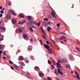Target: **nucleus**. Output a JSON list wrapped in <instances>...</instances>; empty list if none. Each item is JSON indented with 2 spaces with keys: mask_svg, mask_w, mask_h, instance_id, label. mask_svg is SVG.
Listing matches in <instances>:
<instances>
[{
  "mask_svg": "<svg viewBox=\"0 0 80 80\" xmlns=\"http://www.w3.org/2000/svg\"><path fill=\"white\" fill-rule=\"evenodd\" d=\"M0 30L1 32H5L6 30V28L4 27H1L0 28Z\"/></svg>",
  "mask_w": 80,
  "mask_h": 80,
  "instance_id": "obj_1",
  "label": "nucleus"
},
{
  "mask_svg": "<svg viewBox=\"0 0 80 80\" xmlns=\"http://www.w3.org/2000/svg\"><path fill=\"white\" fill-rule=\"evenodd\" d=\"M16 32L17 33H18V32H20V33H22V29L19 28V29H16Z\"/></svg>",
  "mask_w": 80,
  "mask_h": 80,
  "instance_id": "obj_2",
  "label": "nucleus"
},
{
  "mask_svg": "<svg viewBox=\"0 0 80 80\" xmlns=\"http://www.w3.org/2000/svg\"><path fill=\"white\" fill-rule=\"evenodd\" d=\"M32 46H29L28 47V50L29 52L32 51Z\"/></svg>",
  "mask_w": 80,
  "mask_h": 80,
  "instance_id": "obj_3",
  "label": "nucleus"
},
{
  "mask_svg": "<svg viewBox=\"0 0 80 80\" xmlns=\"http://www.w3.org/2000/svg\"><path fill=\"white\" fill-rule=\"evenodd\" d=\"M23 57L21 56H20L19 57V60H21V61H22V60H23Z\"/></svg>",
  "mask_w": 80,
  "mask_h": 80,
  "instance_id": "obj_4",
  "label": "nucleus"
},
{
  "mask_svg": "<svg viewBox=\"0 0 80 80\" xmlns=\"http://www.w3.org/2000/svg\"><path fill=\"white\" fill-rule=\"evenodd\" d=\"M6 17L7 19H10L11 18V16H10V15L8 14L7 15Z\"/></svg>",
  "mask_w": 80,
  "mask_h": 80,
  "instance_id": "obj_5",
  "label": "nucleus"
},
{
  "mask_svg": "<svg viewBox=\"0 0 80 80\" xmlns=\"http://www.w3.org/2000/svg\"><path fill=\"white\" fill-rule=\"evenodd\" d=\"M57 64V67H58V68H62V66L60 65V63H59V62H58Z\"/></svg>",
  "mask_w": 80,
  "mask_h": 80,
  "instance_id": "obj_6",
  "label": "nucleus"
},
{
  "mask_svg": "<svg viewBox=\"0 0 80 80\" xmlns=\"http://www.w3.org/2000/svg\"><path fill=\"white\" fill-rule=\"evenodd\" d=\"M35 70L36 71H38V70H40V68L36 66L35 67Z\"/></svg>",
  "mask_w": 80,
  "mask_h": 80,
  "instance_id": "obj_7",
  "label": "nucleus"
},
{
  "mask_svg": "<svg viewBox=\"0 0 80 80\" xmlns=\"http://www.w3.org/2000/svg\"><path fill=\"white\" fill-rule=\"evenodd\" d=\"M75 73H76V75H78L77 76V78H78V80H80V76L79 75V74H78V73H77V72H76Z\"/></svg>",
  "mask_w": 80,
  "mask_h": 80,
  "instance_id": "obj_8",
  "label": "nucleus"
},
{
  "mask_svg": "<svg viewBox=\"0 0 80 80\" xmlns=\"http://www.w3.org/2000/svg\"><path fill=\"white\" fill-rule=\"evenodd\" d=\"M19 63L20 65H22L23 66H25V64L22 62L19 61Z\"/></svg>",
  "mask_w": 80,
  "mask_h": 80,
  "instance_id": "obj_9",
  "label": "nucleus"
},
{
  "mask_svg": "<svg viewBox=\"0 0 80 80\" xmlns=\"http://www.w3.org/2000/svg\"><path fill=\"white\" fill-rule=\"evenodd\" d=\"M44 47L46 48H47V49L48 48H49V47L48 45H47L46 44H44Z\"/></svg>",
  "mask_w": 80,
  "mask_h": 80,
  "instance_id": "obj_10",
  "label": "nucleus"
},
{
  "mask_svg": "<svg viewBox=\"0 0 80 80\" xmlns=\"http://www.w3.org/2000/svg\"><path fill=\"white\" fill-rule=\"evenodd\" d=\"M12 22L13 23H17V21L15 19H13L12 20Z\"/></svg>",
  "mask_w": 80,
  "mask_h": 80,
  "instance_id": "obj_11",
  "label": "nucleus"
},
{
  "mask_svg": "<svg viewBox=\"0 0 80 80\" xmlns=\"http://www.w3.org/2000/svg\"><path fill=\"white\" fill-rule=\"evenodd\" d=\"M52 16V17H55V14L53 12H52L51 13Z\"/></svg>",
  "mask_w": 80,
  "mask_h": 80,
  "instance_id": "obj_12",
  "label": "nucleus"
},
{
  "mask_svg": "<svg viewBox=\"0 0 80 80\" xmlns=\"http://www.w3.org/2000/svg\"><path fill=\"white\" fill-rule=\"evenodd\" d=\"M31 23H32V24H34V25H37V22H33V21H31Z\"/></svg>",
  "mask_w": 80,
  "mask_h": 80,
  "instance_id": "obj_13",
  "label": "nucleus"
},
{
  "mask_svg": "<svg viewBox=\"0 0 80 80\" xmlns=\"http://www.w3.org/2000/svg\"><path fill=\"white\" fill-rule=\"evenodd\" d=\"M62 60L63 61V62H64L65 63H67V60L65 58H63L62 59Z\"/></svg>",
  "mask_w": 80,
  "mask_h": 80,
  "instance_id": "obj_14",
  "label": "nucleus"
},
{
  "mask_svg": "<svg viewBox=\"0 0 80 80\" xmlns=\"http://www.w3.org/2000/svg\"><path fill=\"white\" fill-rule=\"evenodd\" d=\"M58 73L60 74V75H61L62 76L63 75V72H61L60 71H58Z\"/></svg>",
  "mask_w": 80,
  "mask_h": 80,
  "instance_id": "obj_15",
  "label": "nucleus"
},
{
  "mask_svg": "<svg viewBox=\"0 0 80 80\" xmlns=\"http://www.w3.org/2000/svg\"><path fill=\"white\" fill-rule=\"evenodd\" d=\"M29 30L30 31L32 32H33V29L31 27H29Z\"/></svg>",
  "mask_w": 80,
  "mask_h": 80,
  "instance_id": "obj_16",
  "label": "nucleus"
},
{
  "mask_svg": "<svg viewBox=\"0 0 80 80\" xmlns=\"http://www.w3.org/2000/svg\"><path fill=\"white\" fill-rule=\"evenodd\" d=\"M14 67L15 68H16V69H19V67L17 65L14 64Z\"/></svg>",
  "mask_w": 80,
  "mask_h": 80,
  "instance_id": "obj_17",
  "label": "nucleus"
},
{
  "mask_svg": "<svg viewBox=\"0 0 80 80\" xmlns=\"http://www.w3.org/2000/svg\"><path fill=\"white\" fill-rule=\"evenodd\" d=\"M52 30V28L50 27H48L47 28V30H48V32H50V30Z\"/></svg>",
  "mask_w": 80,
  "mask_h": 80,
  "instance_id": "obj_18",
  "label": "nucleus"
},
{
  "mask_svg": "<svg viewBox=\"0 0 80 80\" xmlns=\"http://www.w3.org/2000/svg\"><path fill=\"white\" fill-rule=\"evenodd\" d=\"M65 39V36H62L60 38V40H62L63 39Z\"/></svg>",
  "mask_w": 80,
  "mask_h": 80,
  "instance_id": "obj_19",
  "label": "nucleus"
},
{
  "mask_svg": "<svg viewBox=\"0 0 80 80\" xmlns=\"http://www.w3.org/2000/svg\"><path fill=\"white\" fill-rule=\"evenodd\" d=\"M39 75L40 77H43V74L42 72H39Z\"/></svg>",
  "mask_w": 80,
  "mask_h": 80,
  "instance_id": "obj_20",
  "label": "nucleus"
},
{
  "mask_svg": "<svg viewBox=\"0 0 80 80\" xmlns=\"http://www.w3.org/2000/svg\"><path fill=\"white\" fill-rule=\"evenodd\" d=\"M9 11L10 12H11V13H14V10L12 9H10L9 10Z\"/></svg>",
  "mask_w": 80,
  "mask_h": 80,
  "instance_id": "obj_21",
  "label": "nucleus"
},
{
  "mask_svg": "<svg viewBox=\"0 0 80 80\" xmlns=\"http://www.w3.org/2000/svg\"><path fill=\"white\" fill-rule=\"evenodd\" d=\"M19 16L20 17H21V18H24V16L22 14H20L19 15Z\"/></svg>",
  "mask_w": 80,
  "mask_h": 80,
  "instance_id": "obj_22",
  "label": "nucleus"
},
{
  "mask_svg": "<svg viewBox=\"0 0 80 80\" xmlns=\"http://www.w3.org/2000/svg\"><path fill=\"white\" fill-rule=\"evenodd\" d=\"M43 24L44 25V26L45 27H47V23H46V22H43Z\"/></svg>",
  "mask_w": 80,
  "mask_h": 80,
  "instance_id": "obj_23",
  "label": "nucleus"
},
{
  "mask_svg": "<svg viewBox=\"0 0 80 80\" xmlns=\"http://www.w3.org/2000/svg\"><path fill=\"white\" fill-rule=\"evenodd\" d=\"M23 36L24 38H27V34H23Z\"/></svg>",
  "mask_w": 80,
  "mask_h": 80,
  "instance_id": "obj_24",
  "label": "nucleus"
},
{
  "mask_svg": "<svg viewBox=\"0 0 80 80\" xmlns=\"http://www.w3.org/2000/svg\"><path fill=\"white\" fill-rule=\"evenodd\" d=\"M30 58H32V60H35V58H34L33 57V56H31L30 57Z\"/></svg>",
  "mask_w": 80,
  "mask_h": 80,
  "instance_id": "obj_25",
  "label": "nucleus"
},
{
  "mask_svg": "<svg viewBox=\"0 0 80 80\" xmlns=\"http://www.w3.org/2000/svg\"><path fill=\"white\" fill-rule=\"evenodd\" d=\"M48 63L49 65H51L52 64V62H51V61L50 60H48Z\"/></svg>",
  "mask_w": 80,
  "mask_h": 80,
  "instance_id": "obj_26",
  "label": "nucleus"
},
{
  "mask_svg": "<svg viewBox=\"0 0 80 80\" xmlns=\"http://www.w3.org/2000/svg\"><path fill=\"white\" fill-rule=\"evenodd\" d=\"M66 67L67 68H70V65L68 64L66 65Z\"/></svg>",
  "mask_w": 80,
  "mask_h": 80,
  "instance_id": "obj_27",
  "label": "nucleus"
},
{
  "mask_svg": "<svg viewBox=\"0 0 80 80\" xmlns=\"http://www.w3.org/2000/svg\"><path fill=\"white\" fill-rule=\"evenodd\" d=\"M48 54L50 55V54H52V51H49L48 52Z\"/></svg>",
  "mask_w": 80,
  "mask_h": 80,
  "instance_id": "obj_28",
  "label": "nucleus"
},
{
  "mask_svg": "<svg viewBox=\"0 0 80 80\" xmlns=\"http://www.w3.org/2000/svg\"><path fill=\"white\" fill-rule=\"evenodd\" d=\"M26 75L28 78H30V74L28 73H27Z\"/></svg>",
  "mask_w": 80,
  "mask_h": 80,
  "instance_id": "obj_29",
  "label": "nucleus"
},
{
  "mask_svg": "<svg viewBox=\"0 0 80 80\" xmlns=\"http://www.w3.org/2000/svg\"><path fill=\"white\" fill-rule=\"evenodd\" d=\"M28 20H32V18L30 17H29L28 18Z\"/></svg>",
  "mask_w": 80,
  "mask_h": 80,
  "instance_id": "obj_30",
  "label": "nucleus"
},
{
  "mask_svg": "<svg viewBox=\"0 0 80 80\" xmlns=\"http://www.w3.org/2000/svg\"><path fill=\"white\" fill-rule=\"evenodd\" d=\"M27 24L28 25V26H29V27H30V26H31V23L30 22H28Z\"/></svg>",
  "mask_w": 80,
  "mask_h": 80,
  "instance_id": "obj_31",
  "label": "nucleus"
},
{
  "mask_svg": "<svg viewBox=\"0 0 80 80\" xmlns=\"http://www.w3.org/2000/svg\"><path fill=\"white\" fill-rule=\"evenodd\" d=\"M76 50H77L79 51V52H80V48H78V47H76Z\"/></svg>",
  "mask_w": 80,
  "mask_h": 80,
  "instance_id": "obj_32",
  "label": "nucleus"
},
{
  "mask_svg": "<svg viewBox=\"0 0 80 80\" xmlns=\"http://www.w3.org/2000/svg\"><path fill=\"white\" fill-rule=\"evenodd\" d=\"M57 69H55V73H56V74H57V75H58V73L57 72Z\"/></svg>",
  "mask_w": 80,
  "mask_h": 80,
  "instance_id": "obj_33",
  "label": "nucleus"
},
{
  "mask_svg": "<svg viewBox=\"0 0 80 80\" xmlns=\"http://www.w3.org/2000/svg\"><path fill=\"white\" fill-rule=\"evenodd\" d=\"M25 39L26 40H27V41H28V40H29V38H25Z\"/></svg>",
  "mask_w": 80,
  "mask_h": 80,
  "instance_id": "obj_34",
  "label": "nucleus"
},
{
  "mask_svg": "<svg viewBox=\"0 0 80 80\" xmlns=\"http://www.w3.org/2000/svg\"><path fill=\"white\" fill-rule=\"evenodd\" d=\"M19 67H20V68H21L22 69H23V66H22V65H20V66H19Z\"/></svg>",
  "mask_w": 80,
  "mask_h": 80,
  "instance_id": "obj_35",
  "label": "nucleus"
},
{
  "mask_svg": "<svg viewBox=\"0 0 80 80\" xmlns=\"http://www.w3.org/2000/svg\"><path fill=\"white\" fill-rule=\"evenodd\" d=\"M29 62V61L28 60H26V62L27 63H28Z\"/></svg>",
  "mask_w": 80,
  "mask_h": 80,
  "instance_id": "obj_36",
  "label": "nucleus"
},
{
  "mask_svg": "<svg viewBox=\"0 0 80 80\" xmlns=\"http://www.w3.org/2000/svg\"><path fill=\"white\" fill-rule=\"evenodd\" d=\"M3 40V38H0V42H1V41H2Z\"/></svg>",
  "mask_w": 80,
  "mask_h": 80,
  "instance_id": "obj_37",
  "label": "nucleus"
},
{
  "mask_svg": "<svg viewBox=\"0 0 80 80\" xmlns=\"http://www.w3.org/2000/svg\"><path fill=\"white\" fill-rule=\"evenodd\" d=\"M41 23V22H38L37 25H38V26H40V25Z\"/></svg>",
  "mask_w": 80,
  "mask_h": 80,
  "instance_id": "obj_38",
  "label": "nucleus"
},
{
  "mask_svg": "<svg viewBox=\"0 0 80 80\" xmlns=\"http://www.w3.org/2000/svg\"><path fill=\"white\" fill-rule=\"evenodd\" d=\"M40 43H41V45H42V44L43 43V42H42V40H40Z\"/></svg>",
  "mask_w": 80,
  "mask_h": 80,
  "instance_id": "obj_39",
  "label": "nucleus"
},
{
  "mask_svg": "<svg viewBox=\"0 0 80 80\" xmlns=\"http://www.w3.org/2000/svg\"><path fill=\"white\" fill-rule=\"evenodd\" d=\"M12 15H14V16H16V13L13 12L12 13Z\"/></svg>",
  "mask_w": 80,
  "mask_h": 80,
  "instance_id": "obj_40",
  "label": "nucleus"
},
{
  "mask_svg": "<svg viewBox=\"0 0 80 80\" xmlns=\"http://www.w3.org/2000/svg\"><path fill=\"white\" fill-rule=\"evenodd\" d=\"M8 4L9 5H12V3L11 2H8Z\"/></svg>",
  "mask_w": 80,
  "mask_h": 80,
  "instance_id": "obj_41",
  "label": "nucleus"
},
{
  "mask_svg": "<svg viewBox=\"0 0 80 80\" xmlns=\"http://www.w3.org/2000/svg\"><path fill=\"white\" fill-rule=\"evenodd\" d=\"M47 49L48 50H49V51H50V47H49V48H47Z\"/></svg>",
  "mask_w": 80,
  "mask_h": 80,
  "instance_id": "obj_42",
  "label": "nucleus"
},
{
  "mask_svg": "<svg viewBox=\"0 0 80 80\" xmlns=\"http://www.w3.org/2000/svg\"><path fill=\"white\" fill-rule=\"evenodd\" d=\"M0 12L1 13H4L3 11L2 10Z\"/></svg>",
  "mask_w": 80,
  "mask_h": 80,
  "instance_id": "obj_43",
  "label": "nucleus"
},
{
  "mask_svg": "<svg viewBox=\"0 0 80 80\" xmlns=\"http://www.w3.org/2000/svg\"><path fill=\"white\" fill-rule=\"evenodd\" d=\"M59 26H60V24L59 23H58L57 25V27H59Z\"/></svg>",
  "mask_w": 80,
  "mask_h": 80,
  "instance_id": "obj_44",
  "label": "nucleus"
},
{
  "mask_svg": "<svg viewBox=\"0 0 80 80\" xmlns=\"http://www.w3.org/2000/svg\"><path fill=\"white\" fill-rule=\"evenodd\" d=\"M46 42V43H47L48 45H49V42H48V41H47Z\"/></svg>",
  "mask_w": 80,
  "mask_h": 80,
  "instance_id": "obj_45",
  "label": "nucleus"
},
{
  "mask_svg": "<svg viewBox=\"0 0 80 80\" xmlns=\"http://www.w3.org/2000/svg\"><path fill=\"white\" fill-rule=\"evenodd\" d=\"M9 62H10V63H11V64H13V62L11 61V60H10L9 61Z\"/></svg>",
  "mask_w": 80,
  "mask_h": 80,
  "instance_id": "obj_46",
  "label": "nucleus"
},
{
  "mask_svg": "<svg viewBox=\"0 0 80 80\" xmlns=\"http://www.w3.org/2000/svg\"><path fill=\"white\" fill-rule=\"evenodd\" d=\"M58 62H59V63H60V62L61 63H62V62L60 60H58Z\"/></svg>",
  "mask_w": 80,
  "mask_h": 80,
  "instance_id": "obj_47",
  "label": "nucleus"
},
{
  "mask_svg": "<svg viewBox=\"0 0 80 80\" xmlns=\"http://www.w3.org/2000/svg\"><path fill=\"white\" fill-rule=\"evenodd\" d=\"M3 53L4 55H7V54L5 52H3Z\"/></svg>",
  "mask_w": 80,
  "mask_h": 80,
  "instance_id": "obj_48",
  "label": "nucleus"
},
{
  "mask_svg": "<svg viewBox=\"0 0 80 80\" xmlns=\"http://www.w3.org/2000/svg\"><path fill=\"white\" fill-rule=\"evenodd\" d=\"M32 28H36V27H35V26H32Z\"/></svg>",
  "mask_w": 80,
  "mask_h": 80,
  "instance_id": "obj_49",
  "label": "nucleus"
},
{
  "mask_svg": "<svg viewBox=\"0 0 80 80\" xmlns=\"http://www.w3.org/2000/svg\"><path fill=\"white\" fill-rule=\"evenodd\" d=\"M48 80H50L51 79V78H50V77H48Z\"/></svg>",
  "mask_w": 80,
  "mask_h": 80,
  "instance_id": "obj_50",
  "label": "nucleus"
},
{
  "mask_svg": "<svg viewBox=\"0 0 80 80\" xmlns=\"http://www.w3.org/2000/svg\"><path fill=\"white\" fill-rule=\"evenodd\" d=\"M59 71H60V68H58V72Z\"/></svg>",
  "mask_w": 80,
  "mask_h": 80,
  "instance_id": "obj_51",
  "label": "nucleus"
},
{
  "mask_svg": "<svg viewBox=\"0 0 80 80\" xmlns=\"http://www.w3.org/2000/svg\"><path fill=\"white\" fill-rule=\"evenodd\" d=\"M2 16H3V14H0V17H2Z\"/></svg>",
  "mask_w": 80,
  "mask_h": 80,
  "instance_id": "obj_52",
  "label": "nucleus"
},
{
  "mask_svg": "<svg viewBox=\"0 0 80 80\" xmlns=\"http://www.w3.org/2000/svg\"><path fill=\"white\" fill-rule=\"evenodd\" d=\"M44 20H47V21H48V19L47 18H46V19H44Z\"/></svg>",
  "mask_w": 80,
  "mask_h": 80,
  "instance_id": "obj_53",
  "label": "nucleus"
},
{
  "mask_svg": "<svg viewBox=\"0 0 80 80\" xmlns=\"http://www.w3.org/2000/svg\"><path fill=\"white\" fill-rule=\"evenodd\" d=\"M43 38H45V39H46V37H45V36L43 35Z\"/></svg>",
  "mask_w": 80,
  "mask_h": 80,
  "instance_id": "obj_54",
  "label": "nucleus"
},
{
  "mask_svg": "<svg viewBox=\"0 0 80 80\" xmlns=\"http://www.w3.org/2000/svg\"><path fill=\"white\" fill-rule=\"evenodd\" d=\"M19 24H20V25H21V24H22V22H19Z\"/></svg>",
  "mask_w": 80,
  "mask_h": 80,
  "instance_id": "obj_55",
  "label": "nucleus"
},
{
  "mask_svg": "<svg viewBox=\"0 0 80 80\" xmlns=\"http://www.w3.org/2000/svg\"><path fill=\"white\" fill-rule=\"evenodd\" d=\"M2 46L0 45V49H2Z\"/></svg>",
  "mask_w": 80,
  "mask_h": 80,
  "instance_id": "obj_56",
  "label": "nucleus"
},
{
  "mask_svg": "<svg viewBox=\"0 0 80 80\" xmlns=\"http://www.w3.org/2000/svg\"><path fill=\"white\" fill-rule=\"evenodd\" d=\"M41 31L43 33H44V32H45V31H44V30L43 29H42V30H41Z\"/></svg>",
  "mask_w": 80,
  "mask_h": 80,
  "instance_id": "obj_57",
  "label": "nucleus"
},
{
  "mask_svg": "<svg viewBox=\"0 0 80 80\" xmlns=\"http://www.w3.org/2000/svg\"><path fill=\"white\" fill-rule=\"evenodd\" d=\"M2 51L1 50H0V54H2Z\"/></svg>",
  "mask_w": 80,
  "mask_h": 80,
  "instance_id": "obj_58",
  "label": "nucleus"
},
{
  "mask_svg": "<svg viewBox=\"0 0 80 80\" xmlns=\"http://www.w3.org/2000/svg\"><path fill=\"white\" fill-rule=\"evenodd\" d=\"M51 40V41H52V42H53L54 43H55V42H54L53 41V40H52V39Z\"/></svg>",
  "mask_w": 80,
  "mask_h": 80,
  "instance_id": "obj_59",
  "label": "nucleus"
},
{
  "mask_svg": "<svg viewBox=\"0 0 80 80\" xmlns=\"http://www.w3.org/2000/svg\"><path fill=\"white\" fill-rule=\"evenodd\" d=\"M74 77L77 78V76H75V75H73Z\"/></svg>",
  "mask_w": 80,
  "mask_h": 80,
  "instance_id": "obj_60",
  "label": "nucleus"
},
{
  "mask_svg": "<svg viewBox=\"0 0 80 80\" xmlns=\"http://www.w3.org/2000/svg\"><path fill=\"white\" fill-rule=\"evenodd\" d=\"M3 8H2V6H0V9H2Z\"/></svg>",
  "mask_w": 80,
  "mask_h": 80,
  "instance_id": "obj_61",
  "label": "nucleus"
},
{
  "mask_svg": "<svg viewBox=\"0 0 80 80\" xmlns=\"http://www.w3.org/2000/svg\"><path fill=\"white\" fill-rule=\"evenodd\" d=\"M71 57H72V55H69V58H71Z\"/></svg>",
  "mask_w": 80,
  "mask_h": 80,
  "instance_id": "obj_62",
  "label": "nucleus"
},
{
  "mask_svg": "<svg viewBox=\"0 0 80 80\" xmlns=\"http://www.w3.org/2000/svg\"><path fill=\"white\" fill-rule=\"evenodd\" d=\"M11 69H12V70H13V68L12 67H11Z\"/></svg>",
  "mask_w": 80,
  "mask_h": 80,
  "instance_id": "obj_63",
  "label": "nucleus"
},
{
  "mask_svg": "<svg viewBox=\"0 0 80 80\" xmlns=\"http://www.w3.org/2000/svg\"><path fill=\"white\" fill-rule=\"evenodd\" d=\"M50 24V22H49L48 23V25H49V24Z\"/></svg>",
  "mask_w": 80,
  "mask_h": 80,
  "instance_id": "obj_64",
  "label": "nucleus"
}]
</instances>
